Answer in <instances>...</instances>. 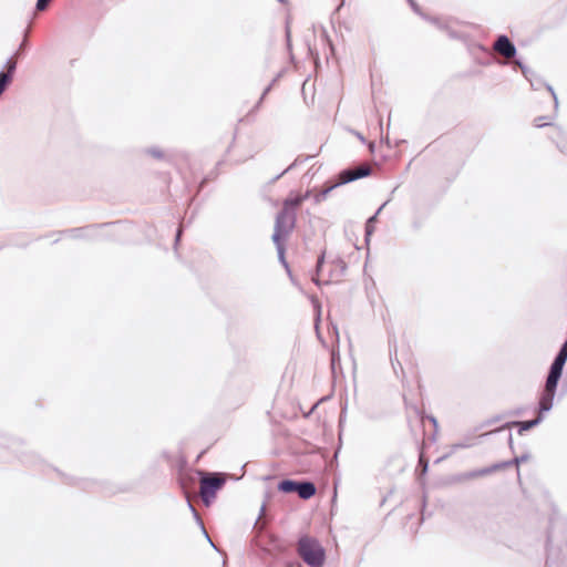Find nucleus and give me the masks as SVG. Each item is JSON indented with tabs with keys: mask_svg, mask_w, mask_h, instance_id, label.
Masks as SVG:
<instances>
[{
	"mask_svg": "<svg viewBox=\"0 0 567 567\" xmlns=\"http://www.w3.org/2000/svg\"><path fill=\"white\" fill-rule=\"evenodd\" d=\"M567 362V338L563 341L559 347L557 354L555 355L553 362L549 365L546 381L543 390L538 395V404L537 410L539 414L532 419L525 421H507L503 423L499 427H497L494 433H499L504 430H511L512 427H517V434L524 435L526 432L538 426L545 419V414L548 413L553 405L554 400L557 393V388L559 381L561 380L564 367Z\"/></svg>",
	"mask_w": 567,
	"mask_h": 567,
	"instance_id": "obj_1",
	"label": "nucleus"
},
{
	"mask_svg": "<svg viewBox=\"0 0 567 567\" xmlns=\"http://www.w3.org/2000/svg\"><path fill=\"white\" fill-rule=\"evenodd\" d=\"M299 554L308 567H323L327 551L317 537L302 534L298 538Z\"/></svg>",
	"mask_w": 567,
	"mask_h": 567,
	"instance_id": "obj_2",
	"label": "nucleus"
},
{
	"mask_svg": "<svg viewBox=\"0 0 567 567\" xmlns=\"http://www.w3.org/2000/svg\"><path fill=\"white\" fill-rule=\"evenodd\" d=\"M197 474L200 477V496L203 504L209 507L216 501L218 492L224 488L226 478L218 472L205 473L198 470Z\"/></svg>",
	"mask_w": 567,
	"mask_h": 567,
	"instance_id": "obj_3",
	"label": "nucleus"
},
{
	"mask_svg": "<svg viewBox=\"0 0 567 567\" xmlns=\"http://www.w3.org/2000/svg\"><path fill=\"white\" fill-rule=\"evenodd\" d=\"M0 446L9 450L22 464L37 466L43 463V460L33 451L24 446V442L16 437L0 436Z\"/></svg>",
	"mask_w": 567,
	"mask_h": 567,
	"instance_id": "obj_4",
	"label": "nucleus"
},
{
	"mask_svg": "<svg viewBox=\"0 0 567 567\" xmlns=\"http://www.w3.org/2000/svg\"><path fill=\"white\" fill-rule=\"evenodd\" d=\"M296 224V213L288 212L287 208H280L275 217L274 233L271 235L272 243L287 241Z\"/></svg>",
	"mask_w": 567,
	"mask_h": 567,
	"instance_id": "obj_5",
	"label": "nucleus"
},
{
	"mask_svg": "<svg viewBox=\"0 0 567 567\" xmlns=\"http://www.w3.org/2000/svg\"><path fill=\"white\" fill-rule=\"evenodd\" d=\"M546 567H566L565 555L560 545H554L553 520L546 534Z\"/></svg>",
	"mask_w": 567,
	"mask_h": 567,
	"instance_id": "obj_6",
	"label": "nucleus"
},
{
	"mask_svg": "<svg viewBox=\"0 0 567 567\" xmlns=\"http://www.w3.org/2000/svg\"><path fill=\"white\" fill-rule=\"evenodd\" d=\"M113 225V223L91 224L82 227H73L58 231V234L68 236L72 239H82L94 241L100 238L99 228Z\"/></svg>",
	"mask_w": 567,
	"mask_h": 567,
	"instance_id": "obj_7",
	"label": "nucleus"
},
{
	"mask_svg": "<svg viewBox=\"0 0 567 567\" xmlns=\"http://www.w3.org/2000/svg\"><path fill=\"white\" fill-rule=\"evenodd\" d=\"M53 470L61 477L62 482L66 485L75 486V487H79L84 491H90L93 488L103 489L102 483H100L97 481L84 478V477H75V476L65 474L64 472H62L61 470H59L56 467H53Z\"/></svg>",
	"mask_w": 567,
	"mask_h": 567,
	"instance_id": "obj_8",
	"label": "nucleus"
},
{
	"mask_svg": "<svg viewBox=\"0 0 567 567\" xmlns=\"http://www.w3.org/2000/svg\"><path fill=\"white\" fill-rule=\"evenodd\" d=\"M556 114L554 116L550 115H542L534 118V126L542 128V127H555L557 133L556 135H550L549 138L556 144L557 148L565 154L566 152V144L558 142L556 138L560 137L563 135V128L559 126H555L553 120L555 118Z\"/></svg>",
	"mask_w": 567,
	"mask_h": 567,
	"instance_id": "obj_9",
	"label": "nucleus"
},
{
	"mask_svg": "<svg viewBox=\"0 0 567 567\" xmlns=\"http://www.w3.org/2000/svg\"><path fill=\"white\" fill-rule=\"evenodd\" d=\"M372 171L368 166H362L359 168H351L347 167L339 172V178L338 185H346L352 182H355L361 178L369 177L371 175Z\"/></svg>",
	"mask_w": 567,
	"mask_h": 567,
	"instance_id": "obj_10",
	"label": "nucleus"
},
{
	"mask_svg": "<svg viewBox=\"0 0 567 567\" xmlns=\"http://www.w3.org/2000/svg\"><path fill=\"white\" fill-rule=\"evenodd\" d=\"M17 72V62L9 56L0 70V97L12 83Z\"/></svg>",
	"mask_w": 567,
	"mask_h": 567,
	"instance_id": "obj_11",
	"label": "nucleus"
},
{
	"mask_svg": "<svg viewBox=\"0 0 567 567\" xmlns=\"http://www.w3.org/2000/svg\"><path fill=\"white\" fill-rule=\"evenodd\" d=\"M494 50L507 59L516 58L517 48L506 34H498L494 43Z\"/></svg>",
	"mask_w": 567,
	"mask_h": 567,
	"instance_id": "obj_12",
	"label": "nucleus"
},
{
	"mask_svg": "<svg viewBox=\"0 0 567 567\" xmlns=\"http://www.w3.org/2000/svg\"><path fill=\"white\" fill-rule=\"evenodd\" d=\"M528 75L529 76L525 78V79L530 83V86L533 90H540L542 87L546 89L547 93L549 94L550 99L553 100L554 110H555V112H557L558 97H557V94H556L554 87L550 84H548L542 76L536 74L533 70H532V74H528Z\"/></svg>",
	"mask_w": 567,
	"mask_h": 567,
	"instance_id": "obj_13",
	"label": "nucleus"
},
{
	"mask_svg": "<svg viewBox=\"0 0 567 567\" xmlns=\"http://www.w3.org/2000/svg\"><path fill=\"white\" fill-rule=\"evenodd\" d=\"M399 188V186H395L391 194H390V197H392V195L396 192V189ZM391 200V198H389L388 200H385L373 215H371L367 220H365V224H364V244L367 246H369L370 244V240H371V237L375 230V227H374V224L378 221V217L380 215V213L383 210V208L389 204V202Z\"/></svg>",
	"mask_w": 567,
	"mask_h": 567,
	"instance_id": "obj_14",
	"label": "nucleus"
},
{
	"mask_svg": "<svg viewBox=\"0 0 567 567\" xmlns=\"http://www.w3.org/2000/svg\"><path fill=\"white\" fill-rule=\"evenodd\" d=\"M317 493L316 484L307 478L297 481V488H295V494H297L302 501H308L312 498Z\"/></svg>",
	"mask_w": 567,
	"mask_h": 567,
	"instance_id": "obj_15",
	"label": "nucleus"
},
{
	"mask_svg": "<svg viewBox=\"0 0 567 567\" xmlns=\"http://www.w3.org/2000/svg\"><path fill=\"white\" fill-rule=\"evenodd\" d=\"M409 7L411 8V10L417 14L420 18H422L423 20L432 23V24H435L439 29H443L445 28V25L443 24V22L440 21L439 18L436 17H431L429 16L427 13H425L422 9V7L415 1V0H406Z\"/></svg>",
	"mask_w": 567,
	"mask_h": 567,
	"instance_id": "obj_16",
	"label": "nucleus"
},
{
	"mask_svg": "<svg viewBox=\"0 0 567 567\" xmlns=\"http://www.w3.org/2000/svg\"><path fill=\"white\" fill-rule=\"evenodd\" d=\"M303 203L301 202L300 194L291 190L289 195L285 198L281 208H287L288 212H293L296 215L298 214V209L301 207Z\"/></svg>",
	"mask_w": 567,
	"mask_h": 567,
	"instance_id": "obj_17",
	"label": "nucleus"
},
{
	"mask_svg": "<svg viewBox=\"0 0 567 567\" xmlns=\"http://www.w3.org/2000/svg\"><path fill=\"white\" fill-rule=\"evenodd\" d=\"M297 481L293 478H282L277 483L278 492L282 494H295V488H297Z\"/></svg>",
	"mask_w": 567,
	"mask_h": 567,
	"instance_id": "obj_18",
	"label": "nucleus"
},
{
	"mask_svg": "<svg viewBox=\"0 0 567 567\" xmlns=\"http://www.w3.org/2000/svg\"><path fill=\"white\" fill-rule=\"evenodd\" d=\"M415 412L417 414V416L422 420L423 417L427 419L429 422L432 424L433 426V433L431 435V441L432 442H435L436 441V435L439 433V429H440V425H439V421L433 415V414H426L424 411H421L420 409L415 408Z\"/></svg>",
	"mask_w": 567,
	"mask_h": 567,
	"instance_id": "obj_19",
	"label": "nucleus"
},
{
	"mask_svg": "<svg viewBox=\"0 0 567 567\" xmlns=\"http://www.w3.org/2000/svg\"><path fill=\"white\" fill-rule=\"evenodd\" d=\"M530 457H532L530 452L529 451H525L520 455H515L513 458L508 460L509 467H512L514 465L517 466V475H518V477L520 476L519 465L523 464V463H526L527 461H529Z\"/></svg>",
	"mask_w": 567,
	"mask_h": 567,
	"instance_id": "obj_20",
	"label": "nucleus"
},
{
	"mask_svg": "<svg viewBox=\"0 0 567 567\" xmlns=\"http://www.w3.org/2000/svg\"><path fill=\"white\" fill-rule=\"evenodd\" d=\"M276 250H277V257L278 261L281 266H287L288 260L286 258L287 252V241H277L274 243Z\"/></svg>",
	"mask_w": 567,
	"mask_h": 567,
	"instance_id": "obj_21",
	"label": "nucleus"
},
{
	"mask_svg": "<svg viewBox=\"0 0 567 567\" xmlns=\"http://www.w3.org/2000/svg\"><path fill=\"white\" fill-rule=\"evenodd\" d=\"M312 303H313V308H315V312H316L315 313V328H316V332H317L318 338L322 342H324L322 337H321V333L319 331V326H320V322H321V303L318 300H316V301L312 300Z\"/></svg>",
	"mask_w": 567,
	"mask_h": 567,
	"instance_id": "obj_22",
	"label": "nucleus"
},
{
	"mask_svg": "<svg viewBox=\"0 0 567 567\" xmlns=\"http://www.w3.org/2000/svg\"><path fill=\"white\" fill-rule=\"evenodd\" d=\"M339 186H340V185H338V183H336V184H333V185H331V186H329V187H327V188L322 189V190H321V192H319L318 194H316V195L313 196V202H315V204H319V203H321V202L326 200V199L328 198L329 194H330L333 189H336L337 187H339Z\"/></svg>",
	"mask_w": 567,
	"mask_h": 567,
	"instance_id": "obj_23",
	"label": "nucleus"
},
{
	"mask_svg": "<svg viewBox=\"0 0 567 567\" xmlns=\"http://www.w3.org/2000/svg\"><path fill=\"white\" fill-rule=\"evenodd\" d=\"M491 474H492V472H491V468L488 465V466H484L482 468H475V470L468 471L465 476L472 477V478H477V477L487 476Z\"/></svg>",
	"mask_w": 567,
	"mask_h": 567,
	"instance_id": "obj_24",
	"label": "nucleus"
},
{
	"mask_svg": "<svg viewBox=\"0 0 567 567\" xmlns=\"http://www.w3.org/2000/svg\"><path fill=\"white\" fill-rule=\"evenodd\" d=\"M145 153L159 161L165 158V153L157 146L147 147Z\"/></svg>",
	"mask_w": 567,
	"mask_h": 567,
	"instance_id": "obj_25",
	"label": "nucleus"
},
{
	"mask_svg": "<svg viewBox=\"0 0 567 567\" xmlns=\"http://www.w3.org/2000/svg\"><path fill=\"white\" fill-rule=\"evenodd\" d=\"M284 71H280L276 74V76L270 81V83L262 90L261 92V99H265L270 91L272 90L274 85L279 81V79L282 76Z\"/></svg>",
	"mask_w": 567,
	"mask_h": 567,
	"instance_id": "obj_26",
	"label": "nucleus"
},
{
	"mask_svg": "<svg viewBox=\"0 0 567 567\" xmlns=\"http://www.w3.org/2000/svg\"><path fill=\"white\" fill-rule=\"evenodd\" d=\"M346 415H347V404L344 405V408L341 410V412L339 414L338 427H339V440L340 441H341V436H342L343 424L346 422ZM340 446H341V443L339 444L338 451L340 450Z\"/></svg>",
	"mask_w": 567,
	"mask_h": 567,
	"instance_id": "obj_27",
	"label": "nucleus"
},
{
	"mask_svg": "<svg viewBox=\"0 0 567 567\" xmlns=\"http://www.w3.org/2000/svg\"><path fill=\"white\" fill-rule=\"evenodd\" d=\"M515 64L522 71V74L524 75V78H528L529 75L528 74H532V69H529L525 62L523 61V59L520 56H517L515 58Z\"/></svg>",
	"mask_w": 567,
	"mask_h": 567,
	"instance_id": "obj_28",
	"label": "nucleus"
},
{
	"mask_svg": "<svg viewBox=\"0 0 567 567\" xmlns=\"http://www.w3.org/2000/svg\"><path fill=\"white\" fill-rule=\"evenodd\" d=\"M509 467V462L508 460H505V461H499V462H496V463H493L489 465V468H491V472L492 474L493 473H496L498 471H502V470H505V468H508Z\"/></svg>",
	"mask_w": 567,
	"mask_h": 567,
	"instance_id": "obj_29",
	"label": "nucleus"
},
{
	"mask_svg": "<svg viewBox=\"0 0 567 567\" xmlns=\"http://www.w3.org/2000/svg\"><path fill=\"white\" fill-rule=\"evenodd\" d=\"M324 264H326V250H322L320 252V255L318 256L316 267H315V271L317 275H319L322 271Z\"/></svg>",
	"mask_w": 567,
	"mask_h": 567,
	"instance_id": "obj_30",
	"label": "nucleus"
},
{
	"mask_svg": "<svg viewBox=\"0 0 567 567\" xmlns=\"http://www.w3.org/2000/svg\"><path fill=\"white\" fill-rule=\"evenodd\" d=\"M351 132L359 138V141L363 144H367L369 146L370 152L374 153L375 151V144L374 142H368L367 138L362 135V133L351 130Z\"/></svg>",
	"mask_w": 567,
	"mask_h": 567,
	"instance_id": "obj_31",
	"label": "nucleus"
},
{
	"mask_svg": "<svg viewBox=\"0 0 567 567\" xmlns=\"http://www.w3.org/2000/svg\"><path fill=\"white\" fill-rule=\"evenodd\" d=\"M173 466L176 468L178 474H182L187 467V460L185 458V456L182 455L178 457V460L175 462Z\"/></svg>",
	"mask_w": 567,
	"mask_h": 567,
	"instance_id": "obj_32",
	"label": "nucleus"
},
{
	"mask_svg": "<svg viewBox=\"0 0 567 567\" xmlns=\"http://www.w3.org/2000/svg\"><path fill=\"white\" fill-rule=\"evenodd\" d=\"M505 417H506V414H505V412H503L501 414H496V415L485 420L482 425L483 426H491V425L502 421Z\"/></svg>",
	"mask_w": 567,
	"mask_h": 567,
	"instance_id": "obj_33",
	"label": "nucleus"
},
{
	"mask_svg": "<svg viewBox=\"0 0 567 567\" xmlns=\"http://www.w3.org/2000/svg\"><path fill=\"white\" fill-rule=\"evenodd\" d=\"M285 40H286L287 48L289 50H291V48H292V44H291V30H290V25H289V21L288 20L286 21V25H285Z\"/></svg>",
	"mask_w": 567,
	"mask_h": 567,
	"instance_id": "obj_34",
	"label": "nucleus"
},
{
	"mask_svg": "<svg viewBox=\"0 0 567 567\" xmlns=\"http://www.w3.org/2000/svg\"><path fill=\"white\" fill-rule=\"evenodd\" d=\"M524 412H525V408L518 406L516 409L505 411V414H506V417L518 416V415H522Z\"/></svg>",
	"mask_w": 567,
	"mask_h": 567,
	"instance_id": "obj_35",
	"label": "nucleus"
},
{
	"mask_svg": "<svg viewBox=\"0 0 567 567\" xmlns=\"http://www.w3.org/2000/svg\"><path fill=\"white\" fill-rule=\"evenodd\" d=\"M317 154H313V155H298L296 158H295V162L298 164V165H301L303 163H306L307 161L311 159L312 157L317 156Z\"/></svg>",
	"mask_w": 567,
	"mask_h": 567,
	"instance_id": "obj_36",
	"label": "nucleus"
},
{
	"mask_svg": "<svg viewBox=\"0 0 567 567\" xmlns=\"http://www.w3.org/2000/svg\"><path fill=\"white\" fill-rule=\"evenodd\" d=\"M269 497H270V493L267 491V492H266V494H265V499H264V502H262V504H261V506H260V509H259V515H258V517H257V519H256V522H255V526L257 525L258 519L260 518V516L264 514L265 508H266V502H267V499H268Z\"/></svg>",
	"mask_w": 567,
	"mask_h": 567,
	"instance_id": "obj_37",
	"label": "nucleus"
},
{
	"mask_svg": "<svg viewBox=\"0 0 567 567\" xmlns=\"http://www.w3.org/2000/svg\"><path fill=\"white\" fill-rule=\"evenodd\" d=\"M182 235H183V229L181 227H178L176 229V233H175V238H174V249L177 250V246L178 244L181 243L182 240Z\"/></svg>",
	"mask_w": 567,
	"mask_h": 567,
	"instance_id": "obj_38",
	"label": "nucleus"
},
{
	"mask_svg": "<svg viewBox=\"0 0 567 567\" xmlns=\"http://www.w3.org/2000/svg\"><path fill=\"white\" fill-rule=\"evenodd\" d=\"M467 474V472H464V473H460V474H456L452 477V482H455V483H460V482H463L465 480H472V477H467L465 476Z\"/></svg>",
	"mask_w": 567,
	"mask_h": 567,
	"instance_id": "obj_39",
	"label": "nucleus"
},
{
	"mask_svg": "<svg viewBox=\"0 0 567 567\" xmlns=\"http://www.w3.org/2000/svg\"><path fill=\"white\" fill-rule=\"evenodd\" d=\"M23 45H24V43H21V44H20V47H19V49H18V50L13 53V55H11V56H12V58H13V56H17V58H19V59L24 58L25 51L23 50Z\"/></svg>",
	"mask_w": 567,
	"mask_h": 567,
	"instance_id": "obj_40",
	"label": "nucleus"
},
{
	"mask_svg": "<svg viewBox=\"0 0 567 567\" xmlns=\"http://www.w3.org/2000/svg\"><path fill=\"white\" fill-rule=\"evenodd\" d=\"M47 6H48V0H37V2H35V9L40 10V11L44 10L47 8Z\"/></svg>",
	"mask_w": 567,
	"mask_h": 567,
	"instance_id": "obj_41",
	"label": "nucleus"
},
{
	"mask_svg": "<svg viewBox=\"0 0 567 567\" xmlns=\"http://www.w3.org/2000/svg\"><path fill=\"white\" fill-rule=\"evenodd\" d=\"M193 518H194L195 523L198 525V527L200 528V530H204V526H205V525H204V523H203V520H202V518H200L199 514H198V513H195V514L193 515Z\"/></svg>",
	"mask_w": 567,
	"mask_h": 567,
	"instance_id": "obj_42",
	"label": "nucleus"
},
{
	"mask_svg": "<svg viewBox=\"0 0 567 567\" xmlns=\"http://www.w3.org/2000/svg\"><path fill=\"white\" fill-rule=\"evenodd\" d=\"M507 444H508V447H509V450L512 451V453H515L514 441H513V434H512V432H511V431L508 432V436H507Z\"/></svg>",
	"mask_w": 567,
	"mask_h": 567,
	"instance_id": "obj_43",
	"label": "nucleus"
},
{
	"mask_svg": "<svg viewBox=\"0 0 567 567\" xmlns=\"http://www.w3.org/2000/svg\"><path fill=\"white\" fill-rule=\"evenodd\" d=\"M264 100L265 99H261V96L258 99V101L256 102V104L252 106V109L250 110V113H254V112H257L260 106L262 105L264 103Z\"/></svg>",
	"mask_w": 567,
	"mask_h": 567,
	"instance_id": "obj_44",
	"label": "nucleus"
},
{
	"mask_svg": "<svg viewBox=\"0 0 567 567\" xmlns=\"http://www.w3.org/2000/svg\"><path fill=\"white\" fill-rule=\"evenodd\" d=\"M185 497H186L187 507L190 511L192 515H194L195 513H197V511L195 509L194 505L192 504V502L186 493H185Z\"/></svg>",
	"mask_w": 567,
	"mask_h": 567,
	"instance_id": "obj_45",
	"label": "nucleus"
},
{
	"mask_svg": "<svg viewBox=\"0 0 567 567\" xmlns=\"http://www.w3.org/2000/svg\"><path fill=\"white\" fill-rule=\"evenodd\" d=\"M299 165L293 161L289 166H287L284 171H282V174H288L289 172L293 171L296 167H298Z\"/></svg>",
	"mask_w": 567,
	"mask_h": 567,
	"instance_id": "obj_46",
	"label": "nucleus"
},
{
	"mask_svg": "<svg viewBox=\"0 0 567 567\" xmlns=\"http://www.w3.org/2000/svg\"><path fill=\"white\" fill-rule=\"evenodd\" d=\"M443 24L445 25V28H443L442 30H447V31H449V35H450V38H452V39H458V34H457V32H456V31H454V30H450L445 23H443Z\"/></svg>",
	"mask_w": 567,
	"mask_h": 567,
	"instance_id": "obj_47",
	"label": "nucleus"
},
{
	"mask_svg": "<svg viewBox=\"0 0 567 567\" xmlns=\"http://www.w3.org/2000/svg\"><path fill=\"white\" fill-rule=\"evenodd\" d=\"M162 457H163L165 461L169 462V463L173 461V456H172V454H171L169 452H167V451H163V452H162Z\"/></svg>",
	"mask_w": 567,
	"mask_h": 567,
	"instance_id": "obj_48",
	"label": "nucleus"
},
{
	"mask_svg": "<svg viewBox=\"0 0 567 567\" xmlns=\"http://www.w3.org/2000/svg\"><path fill=\"white\" fill-rule=\"evenodd\" d=\"M476 47H477V49H478L481 52H483V53H485V54H489V53H491V52H489V50H488V48H487V47H485L484 44L478 43Z\"/></svg>",
	"mask_w": 567,
	"mask_h": 567,
	"instance_id": "obj_49",
	"label": "nucleus"
},
{
	"mask_svg": "<svg viewBox=\"0 0 567 567\" xmlns=\"http://www.w3.org/2000/svg\"><path fill=\"white\" fill-rule=\"evenodd\" d=\"M311 196V190L308 189L305 194H300V198H301V202H306L307 199H309Z\"/></svg>",
	"mask_w": 567,
	"mask_h": 567,
	"instance_id": "obj_50",
	"label": "nucleus"
},
{
	"mask_svg": "<svg viewBox=\"0 0 567 567\" xmlns=\"http://www.w3.org/2000/svg\"><path fill=\"white\" fill-rule=\"evenodd\" d=\"M338 262L340 265V271L343 275L346 272V270H347V264L342 259H340V258L338 259Z\"/></svg>",
	"mask_w": 567,
	"mask_h": 567,
	"instance_id": "obj_51",
	"label": "nucleus"
},
{
	"mask_svg": "<svg viewBox=\"0 0 567 567\" xmlns=\"http://www.w3.org/2000/svg\"><path fill=\"white\" fill-rule=\"evenodd\" d=\"M282 176H285V174H282V172H281V173L277 174L276 176H274V177L269 181V183H270V184H275V183H276V182H278Z\"/></svg>",
	"mask_w": 567,
	"mask_h": 567,
	"instance_id": "obj_52",
	"label": "nucleus"
},
{
	"mask_svg": "<svg viewBox=\"0 0 567 567\" xmlns=\"http://www.w3.org/2000/svg\"><path fill=\"white\" fill-rule=\"evenodd\" d=\"M203 536L209 542V544L215 547L214 543L212 542L206 528L204 527V530H202Z\"/></svg>",
	"mask_w": 567,
	"mask_h": 567,
	"instance_id": "obj_53",
	"label": "nucleus"
},
{
	"mask_svg": "<svg viewBox=\"0 0 567 567\" xmlns=\"http://www.w3.org/2000/svg\"><path fill=\"white\" fill-rule=\"evenodd\" d=\"M477 63L481 64V65H489L492 63V61L489 59H486V60H477Z\"/></svg>",
	"mask_w": 567,
	"mask_h": 567,
	"instance_id": "obj_54",
	"label": "nucleus"
},
{
	"mask_svg": "<svg viewBox=\"0 0 567 567\" xmlns=\"http://www.w3.org/2000/svg\"><path fill=\"white\" fill-rule=\"evenodd\" d=\"M468 445L465 444V443H456L453 445V449L456 450V449H465L467 447Z\"/></svg>",
	"mask_w": 567,
	"mask_h": 567,
	"instance_id": "obj_55",
	"label": "nucleus"
},
{
	"mask_svg": "<svg viewBox=\"0 0 567 567\" xmlns=\"http://www.w3.org/2000/svg\"><path fill=\"white\" fill-rule=\"evenodd\" d=\"M331 328H332L333 332L336 333L337 338L339 339L338 326L336 323L331 322Z\"/></svg>",
	"mask_w": 567,
	"mask_h": 567,
	"instance_id": "obj_56",
	"label": "nucleus"
},
{
	"mask_svg": "<svg viewBox=\"0 0 567 567\" xmlns=\"http://www.w3.org/2000/svg\"><path fill=\"white\" fill-rule=\"evenodd\" d=\"M235 141H236V134L234 135V137H233V141H231L230 145L227 147V150H226V154L230 153L231 147H233V145H234Z\"/></svg>",
	"mask_w": 567,
	"mask_h": 567,
	"instance_id": "obj_57",
	"label": "nucleus"
},
{
	"mask_svg": "<svg viewBox=\"0 0 567 567\" xmlns=\"http://www.w3.org/2000/svg\"><path fill=\"white\" fill-rule=\"evenodd\" d=\"M28 245H29V243H23V244L16 243L14 244V246L20 247V248H25Z\"/></svg>",
	"mask_w": 567,
	"mask_h": 567,
	"instance_id": "obj_58",
	"label": "nucleus"
},
{
	"mask_svg": "<svg viewBox=\"0 0 567 567\" xmlns=\"http://www.w3.org/2000/svg\"><path fill=\"white\" fill-rule=\"evenodd\" d=\"M421 227V224L419 221L413 223V228L419 229Z\"/></svg>",
	"mask_w": 567,
	"mask_h": 567,
	"instance_id": "obj_59",
	"label": "nucleus"
},
{
	"mask_svg": "<svg viewBox=\"0 0 567 567\" xmlns=\"http://www.w3.org/2000/svg\"><path fill=\"white\" fill-rule=\"evenodd\" d=\"M286 270V272H290L291 268H290V265L289 262L287 264V266H282Z\"/></svg>",
	"mask_w": 567,
	"mask_h": 567,
	"instance_id": "obj_60",
	"label": "nucleus"
},
{
	"mask_svg": "<svg viewBox=\"0 0 567 567\" xmlns=\"http://www.w3.org/2000/svg\"><path fill=\"white\" fill-rule=\"evenodd\" d=\"M422 505H423V508H425V506H426V496H425V495H423V502H422Z\"/></svg>",
	"mask_w": 567,
	"mask_h": 567,
	"instance_id": "obj_61",
	"label": "nucleus"
},
{
	"mask_svg": "<svg viewBox=\"0 0 567 567\" xmlns=\"http://www.w3.org/2000/svg\"><path fill=\"white\" fill-rule=\"evenodd\" d=\"M289 279H290V281H291L293 285H297V281H296V279H295V277H293V276H292V277H290Z\"/></svg>",
	"mask_w": 567,
	"mask_h": 567,
	"instance_id": "obj_62",
	"label": "nucleus"
},
{
	"mask_svg": "<svg viewBox=\"0 0 567 567\" xmlns=\"http://www.w3.org/2000/svg\"><path fill=\"white\" fill-rule=\"evenodd\" d=\"M279 3L281 4H287L288 3V0H277Z\"/></svg>",
	"mask_w": 567,
	"mask_h": 567,
	"instance_id": "obj_63",
	"label": "nucleus"
},
{
	"mask_svg": "<svg viewBox=\"0 0 567 567\" xmlns=\"http://www.w3.org/2000/svg\"><path fill=\"white\" fill-rule=\"evenodd\" d=\"M427 468H429V463L426 462V463H425V465H424V470H423V471H424V473H426V472H427Z\"/></svg>",
	"mask_w": 567,
	"mask_h": 567,
	"instance_id": "obj_64",
	"label": "nucleus"
}]
</instances>
